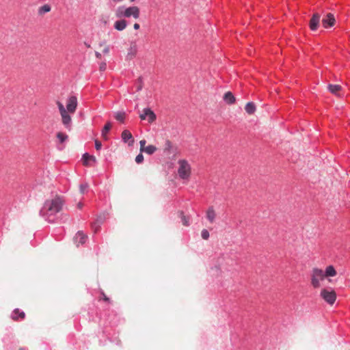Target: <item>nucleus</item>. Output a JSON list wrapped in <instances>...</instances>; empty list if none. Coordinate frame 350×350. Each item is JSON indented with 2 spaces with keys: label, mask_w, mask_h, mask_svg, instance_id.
<instances>
[{
  "label": "nucleus",
  "mask_w": 350,
  "mask_h": 350,
  "mask_svg": "<svg viewBox=\"0 0 350 350\" xmlns=\"http://www.w3.org/2000/svg\"><path fill=\"white\" fill-rule=\"evenodd\" d=\"M95 55H96L97 58H99V59L101 58V54L100 53L96 52Z\"/></svg>",
  "instance_id": "58836bf2"
},
{
  "label": "nucleus",
  "mask_w": 350,
  "mask_h": 350,
  "mask_svg": "<svg viewBox=\"0 0 350 350\" xmlns=\"http://www.w3.org/2000/svg\"><path fill=\"white\" fill-rule=\"evenodd\" d=\"M127 26V22L124 19L118 20L114 23V28L118 31L124 30Z\"/></svg>",
  "instance_id": "2eb2a0df"
},
{
  "label": "nucleus",
  "mask_w": 350,
  "mask_h": 350,
  "mask_svg": "<svg viewBox=\"0 0 350 350\" xmlns=\"http://www.w3.org/2000/svg\"><path fill=\"white\" fill-rule=\"evenodd\" d=\"M329 91L334 95L340 96L342 88L339 85L329 84L327 86Z\"/></svg>",
  "instance_id": "9b49d317"
},
{
  "label": "nucleus",
  "mask_w": 350,
  "mask_h": 350,
  "mask_svg": "<svg viewBox=\"0 0 350 350\" xmlns=\"http://www.w3.org/2000/svg\"><path fill=\"white\" fill-rule=\"evenodd\" d=\"M131 50H133V53L134 54L136 53V46L135 45L133 47H131Z\"/></svg>",
  "instance_id": "a19ab883"
},
{
  "label": "nucleus",
  "mask_w": 350,
  "mask_h": 350,
  "mask_svg": "<svg viewBox=\"0 0 350 350\" xmlns=\"http://www.w3.org/2000/svg\"><path fill=\"white\" fill-rule=\"evenodd\" d=\"M178 174L183 179H187L189 177L191 173V167L189 164L185 160H180L178 162Z\"/></svg>",
  "instance_id": "20e7f679"
},
{
  "label": "nucleus",
  "mask_w": 350,
  "mask_h": 350,
  "mask_svg": "<svg viewBox=\"0 0 350 350\" xmlns=\"http://www.w3.org/2000/svg\"><path fill=\"white\" fill-rule=\"evenodd\" d=\"M101 295L103 296V299L104 301H107V302L110 301L109 298L104 293H102Z\"/></svg>",
  "instance_id": "f704fd0d"
},
{
  "label": "nucleus",
  "mask_w": 350,
  "mask_h": 350,
  "mask_svg": "<svg viewBox=\"0 0 350 350\" xmlns=\"http://www.w3.org/2000/svg\"><path fill=\"white\" fill-rule=\"evenodd\" d=\"M135 88L136 89V91L138 92L141 90L143 88V81L141 77H139L135 84Z\"/></svg>",
  "instance_id": "b1692460"
},
{
  "label": "nucleus",
  "mask_w": 350,
  "mask_h": 350,
  "mask_svg": "<svg viewBox=\"0 0 350 350\" xmlns=\"http://www.w3.org/2000/svg\"><path fill=\"white\" fill-rule=\"evenodd\" d=\"M109 51V46H106L104 49H103V53H108Z\"/></svg>",
  "instance_id": "e433bc0d"
},
{
  "label": "nucleus",
  "mask_w": 350,
  "mask_h": 350,
  "mask_svg": "<svg viewBox=\"0 0 350 350\" xmlns=\"http://www.w3.org/2000/svg\"><path fill=\"white\" fill-rule=\"evenodd\" d=\"M88 188V185L87 183L85 184H81L79 187V189H80V193L81 194H83L85 191L87 190V189Z\"/></svg>",
  "instance_id": "c85d7f7f"
},
{
  "label": "nucleus",
  "mask_w": 350,
  "mask_h": 350,
  "mask_svg": "<svg viewBox=\"0 0 350 350\" xmlns=\"http://www.w3.org/2000/svg\"><path fill=\"white\" fill-rule=\"evenodd\" d=\"M180 217H181V221L184 226H188L189 225V219L187 218L185 215H183V213H180Z\"/></svg>",
  "instance_id": "a878e982"
},
{
  "label": "nucleus",
  "mask_w": 350,
  "mask_h": 350,
  "mask_svg": "<svg viewBox=\"0 0 350 350\" xmlns=\"http://www.w3.org/2000/svg\"><path fill=\"white\" fill-rule=\"evenodd\" d=\"M106 68H107L106 63L103 62V63H101V64H100L99 69H100V71H104V70H105Z\"/></svg>",
  "instance_id": "72a5a7b5"
},
{
  "label": "nucleus",
  "mask_w": 350,
  "mask_h": 350,
  "mask_svg": "<svg viewBox=\"0 0 350 350\" xmlns=\"http://www.w3.org/2000/svg\"><path fill=\"white\" fill-rule=\"evenodd\" d=\"M57 137L61 143L64 142L68 139V135L64 133L59 132L57 134Z\"/></svg>",
  "instance_id": "393cba45"
},
{
  "label": "nucleus",
  "mask_w": 350,
  "mask_h": 350,
  "mask_svg": "<svg viewBox=\"0 0 350 350\" xmlns=\"http://www.w3.org/2000/svg\"><path fill=\"white\" fill-rule=\"evenodd\" d=\"M102 144L101 142L98 140H95V148L97 150H99L101 148Z\"/></svg>",
  "instance_id": "473e14b6"
},
{
  "label": "nucleus",
  "mask_w": 350,
  "mask_h": 350,
  "mask_svg": "<svg viewBox=\"0 0 350 350\" xmlns=\"http://www.w3.org/2000/svg\"><path fill=\"white\" fill-rule=\"evenodd\" d=\"M87 239V236L83 233L81 231H79L75 237V241L77 244H83Z\"/></svg>",
  "instance_id": "4468645a"
},
{
  "label": "nucleus",
  "mask_w": 350,
  "mask_h": 350,
  "mask_svg": "<svg viewBox=\"0 0 350 350\" xmlns=\"http://www.w3.org/2000/svg\"><path fill=\"white\" fill-rule=\"evenodd\" d=\"M336 275V271L333 266L329 265V266L327 267V268L325 269V273L324 274V277L325 276L333 277V276H335Z\"/></svg>",
  "instance_id": "412c9836"
},
{
  "label": "nucleus",
  "mask_w": 350,
  "mask_h": 350,
  "mask_svg": "<svg viewBox=\"0 0 350 350\" xmlns=\"http://www.w3.org/2000/svg\"><path fill=\"white\" fill-rule=\"evenodd\" d=\"M224 100L228 104H232L235 102V97L230 92H227L224 95Z\"/></svg>",
  "instance_id": "6ab92c4d"
},
{
  "label": "nucleus",
  "mask_w": 350,
  "mask_h": 350,
  "mask_svg": "<svg viewBox=\"0 0 350 350\" xmlns=\"http://www.w3.org/2000/svg\"><path fill=\"white\" fill-rule=\"evenodd\" d=\"M320 295L329 305H333L336 299V294L332 289L323 288L321 290Z\"/></svg>",
  "instance_id": "7ed1b4c3"
},
{
  "label": "nucleus",
  "mask_w": 350,
  "mask_h": 350,
  "mask_svg": "<svg viewBox=\"0 0 350 350\" xmlns=\"http://www.w3.org/2000/svg\"><path fill=\"white\" fill-rule=\"evenodd\" d=\"M19 350H23V349H20Z\"/></svg>",
  "instance_id": "c03bdc74"
},
{
  "label": "nucleus",
  "mask_w": 350,
  "mask_h": 350,
  "mask_svg": "<svg viewBox=\"0 0 350 350\" xmlns=\"http://www.w3.org/2000/svg\"><path fill=\"white\" fill-rule=\"evenodd\" d=\"M58 106H59V109H65L64 105L62 103H58Z\"/></svg>",
  "instance_id": "4c0bfd02"
},
{
  "label": "nucleus",
  "mask_w": 350,
  "mask_h": 350,
  "mask_svg": "<svg viewBox=\"0 0 350 350\" xmlns=\"http://www.w3.org/2000/svg\"><path fill=\"white\" fill-rule=\"evenodd\" d=\"M144 161V156L142 153L139 154L136 157H135V161L136 163H142Z\"/></svg>",
  "instance_id": "c756f323"
},
{
  "label": "nucleus",
  "mask_w": 350,
  "mask_h": 350,
  "mask_svg": "<svg viewBox=\"0 0 350 350\" xmlns=\"http://www.w3.org/2000/svg\"><path fill=\"white\" fill-rule=\"evenodd\" d=\"M114 117L116 119V120L121 123H123L126 118V114L123 111H119L115 114Z\"/></svg>",
  "instance_id": "4be33fe9"
},
{
  "label": "nucleus",
  "mask_w": 350,
  "mask_h": 350,
  "mask_svg": "<svg viewBox=\"0 0 350 350\" xmlns=\"http://www.w3.org/2000/svg\"><path fill=\"white\" fill-rule=\"evenodd\" d=\"M77 206H78V207H79V208H81V207H82V204H81V203H79Z\"/></svg>",
  "instance_id": "79ce46f5"
},
{
  "label": "nucleus",
  "mask_w": 350,
  "mask_h": 350,
  "mask_svg": "<svg viewBox=\"0 0 350 350\" xmlns=\"http://www.w3.org/2000/svg\"><path fill=\"white\" fill-rule=\"evenodd\" d=\"M320 20V15L319 14H313L310 21V28L311 30L314 31L317 29Z\"/></svg>",
  "instance_id": "f8f14e48"
},
{
  "label": "nucleus",
  "mask_w": 350,
  "mask_h": 350,
  "mask_svg": "<svg viewBox=\"0 0 350 350\" xmlns=\"http://www.w3.org/2000/svg\"><path fill=\"white\" fill-rule=\"evenodd\" d=\"M83 165L85 166H92L96 163V158L93 155L85 153L83 155Z\"/></svg>",
  "instance_id": "9d476101"
},
{
  "label": "nucleus",
  "mask_w": 350,
  "mask_h": 350,
  "mask_svg": "<svg viewBox=\"0 0 350 350\" xmlns=\"http://www.w3.org/2000/svg\"><path fill=\"white\" fill-rule=\"evenodd\" d=\"M254 111H250V110H248L247 112L250 113V114H252V113Z\"/></svg>",
  "instance_id": "37998d69"
},
{
  "label": "nucleus",
  "mask_w": 350,
  "mask_h": 350,
  "mask_svg": "<svg viewBox=\"0 0 350 350\" xmlns=\"http://www.w3.org/2000/svg\"><path fill=\"white\" fill-rule=\"evenodd\" d=\"M51 10V6L49 4H44L41 5L38 9V13L39 15H44L46 13L49 12Z\"/></svg>",
  "instance_id": "a211bd4d"
},
{
  "label": "nucleus",
  "mask_w": 350,
  "mask_h": 350,
  "mask_svg": "<svg viewBox=\"0 0 350 350\" xmlns=\"http://www.w3.org/2000/svg\"><path fill=\"white\" fill-rule=\"evenodd\" d=\"M98 221H99L100 223H102L103 221V218L101 216H100L98 218Z\"/></svg>",
  "instance_id": "ea45409f"
},
{
  "label": "nucleus",
  "mask_w": 350,
  "mask_h": 350,
  "mask_svg": "<svg viewBox=\"0 0 350 350\" xmlns=\"http://www.w3.org/2000/svg\"><path fill=\"white\" fill-rule=\"evenodd\" d=\"M77 106V99L76 96H70L66 102V109H75Z\"/></svg>",
  "instance_id": "ddd939ff"
},
{
  "label": "nucleus",
  "mask_w": 350,
  "mask_h": 350,
  "mask_svg": "<svg viewBox=\"0 0 350 350\" xmlns=\"http://www.w3.org/2000/svg\"><path fill=\"white\" fill-rule=\"evenodd\" d=\"M324 278V273L321 269H314L312 271L311 283L314 288L320 286V281Z\"/></svg>",
  "instance_id": "39448f33"
},
{
  "label": "nucleus",
  "mask_w": 350,
  "mask_h": 350,
  "mask_svg": "<svg viewBox=\"0 0 350 350\" xmlns=\"http://www.w3.org/2000/svg\"><path fill=\"white\" fill-rule=\"evenodd\" d=\"M146 142L145 139H142L139 142V144H140V152H143L144 148H146Z\"/></svg>",
  "instance_id": "7c9ffc66"
},
{
  "label": "nucleus",
  "mask_w": 350,
  "mask_h": 350,
  "mask_svg": "<svg viewBox=\"0 0 350 350\" xmlns=\"http://www.w3.org/2000/svg\"><path fill=\"white\" fill-rule=\"evenodd\" d=\"M139 116L141 120H146L149 123L153 122L157 118L153 111H142Z\"/></svg>",
  "instance_id": "0eeeda50"
},
{
  "label": "nucleus",
  "mask_w": 350,
  "mask_h": 350,
  "mask_svg": "<svg viewBox=\"0 0 350 350\" xmlns=\"http://www.w3.org/2000/svg\"><path fill=\"white\" fill-rule=\"evenodd\" d=\"M201 235L203 239L207 240L209 237V232L207 230L204 229L201 232Z\"/></svg>",
  "instance_id": "cd10ccee"
},
{
  "label": "nucleus",
  "mask_w": 350,
  "mask_h": 350,
  "mask_svg": "<svg viewBox=\"0 0 350 350\" xmlns=\"http://www.w3.org/2000/svg\"><path fill=\"white\" fill-rule=\"evenodd\" d=\"M157 150V147L153 145H149L144 148L143 152L148 154H152Z\"/></svg>",
  "instance_id": "5701e85b"
},
{
  "label": "nucleus",
  "mask_w": 350,
  "mask_h": 350,
  "mask_svg": "<svg viewBox=\"0 0 350 350\" xmlns=\"http://www.w3.org/2000/svg\"><path fill=\"white\" fill-rule=\"evenodd\" d=\"M121 137L122 141L124 143H127L129 146H131L134 144V139L131 133L128 130H124L122 131Z\"/></svg>",
  "instance_id": "6e6552de"
},
{
  "label": "nucleus",
  "mask_w": 350,
  "mask_h": 350,
  "mask_svg": "<svg viewBox=\"0 0 350 350\" xmlns=\"http://www.w3.org/2000/svg\"><path fill=\"white\" fill-rule=\"evenodd\" d=\"M172 148V143L170 140L165 141V150H169Z\"/></svg>",
  "instance_id": "2f4dec72"
},
{
  "label": "nucleus",
  "mask_w": 350,
  "mask_h": 350,
  "mask_svg": "<svg viewBox=\"0 0 350 350\" xmlns=\"http://www.w3.org/2000/svg\"><path fill=\"white\" fill-rule=\"evenodd\" d=\"M256 108V105L253 102H249L247 103L245 109H255Z\"/></svg>",
  "instance_id": "bb28decb"
},
{
  "label": "nucleus",
  "mask_w": 350,
  "mask_h": 350,
  "mask_svg": "<svg viewBox=\"0 0 350 350\" xmlns=\"http://www.w3.org/2000/svg\"><path fill=\"white\" fill-rule=\"evenodd\" d=\"M64 201L60 197H55L51 200H47L40 210V215L42 216L50 217L60 212L62 209Z\"/></svg>",
  "instance_id": "f257e3e1"
},
{
  "label": "nucleus",
  "mask_w": 350,
  "mask_h": 350,
  "mask_svg": "<svg viewBox=\"0 0 350 350\" xmlns=\"http://www.w3.org/2000/svg\"><path fill=\"white\" fill-rule=\"evenodd\" d=\"M140 27L138 23H135L134 25H133V28L135 29V30H137L139 29Z\"/></svg>",
  "instance_id": "c9c22d12"
},
{
  "label": "nucleus",
  "mask_w": 350,
  "mask_h": 350,
  "mask_svg": "<svg viewBox=\"0 0 350 350\" xmlns=\"http://www.w3.org/2000/svg\"><path fill=\"white\" fill-rule=\"evenodd\" d=\"M140 10L137 6H131L126 8L120 6L116 10V16L118 18H130L133 17L137 19L139 17Z\"/></svg>",
  "instance_id": "f03ea898"
},
{
  "label": "nucleus",
  "mask_w": 350,
  "mask_h": 350,
  "mask_svg": "<svg viewBox=\"0 0 350 350\" xmlns=\"http://www.w3.org/2000/svg\"><path fill=\"white\" fill-rule=\"evenodd\" d=\"M75 111H60L62 123L68 130H70L71 116Z\"/></svg>",
  "instance_id": "423d86ee"
},
{
  "label": "nucleus",
  "mask_w": 350,
  "mask_h": 350,
  "mask_svg": "<svg viewBox=\"0 0 350 350\" xmlns=\"http://www.w3.org/2000/svg\"><path fill=\"white\" fill-rule=\"evenodd\" d=\"M25 317V314L24 312L21 311L19 309L16 308L14 310L13 314H12V319L14 321H17L19 319H24Z\"/></svg>",
  "instance_id": "f3484780"
},
{
  "label": "nucleus",
  "mask_w": 350,
  "mask_h": 350,
  "mask_svg": "<svg viewBox=\"0 0 350 350\" xmlns=\"http://www.w3.org/2000/svg\"><path fill=\"white\" fill-rule=\"evenodd\" d=\"M216 213L213 206H210L206 211V218L211 223L215 221Z\"/></svg>",
  "instance_id": "dca6fc26"
},
{
  "label": "nucleus",
  "mask_w": 350,
  "mask_h": 350,
  "mask_svg": "<svg viewBox=\"0 0 350 350\" xmlns=\"http://www.w3.org/2000/svg\"><path fill=\"white\" fill-rule=\"evenodd\" d=\"M335 18L332 14H327L326 16L323 18L322 24L325 28L332 27L334 25Z\"/></svg>",
  "instance_id": "1a4fd4ad"
},
{
  "label": "nucleus",
  "mask_w": 350,
  "mask_h": 350,
  "mask_svg": "<svg viewBox=\"0 0 350 350\" xmlns=\"http://www.w3.org/2000/svg\"><path fill=\"white\" fill-rule=\"evenodd\" d=\"M111 123L109 122H107L106 124L104 126V127L102 130V132H101V136L104 139L107 140L108 139L107 133L111 129Z\"/></svg>",
  "instance_id": "aec40b11"
}]
</instances>
